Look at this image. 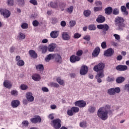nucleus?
<instances>
[{"mask_svg":"<svg viewBox=\"0 0 129 129\" xmlns=\"http://www.w3.org/2000/svg\"><path fill=\"white\" fill-rule=\"evenodd\" d=\"M41 89L44 92H49V89L47 87H42Z\"/></svg>","mask_w":129,"mask_h":129,"instance_id":"obj_61","label":"nucleus"},{"mask_svg":"<svg viewBox=\"0 0 129 129\" xmlns=\"http://www.w3.org/2000/svg\"><path fill=\"white\" fill-rule=\"evenodd\" d=\"M49 6L51 8H52V9H57L58 8V4L57 2H51Z\"/></svg>","mask_w":129,"mask_h":129,"instance_id":"obj_33","label":"nucleus"},{"mask_svg":"<svg viewBox=\"0 0 129 129\" xmlns=\"http://www.w3.org/2000/svg\"><path fill=\"white\" fill-rule=\"evenodd\" d=\"M50 85L51 87H55L56 88H58V87H59V84L57 83L51 82L50 83Z\"/></svg>","mask_w":129,"mask_h":129,"instance_id":"obj_42","label":"nucleus"},{"mask_svg":"<svg viewBox=\"0 0 129 129\" xmlns=\"http://www.w3.org/2000/svg\"><path fill=\"white\" fill-rule=\"evenodd\" d=\"M14 0H7V4L8 5V6L13 7V6H14Z\"/></svg>","mask_w":129,"mask_h":129,"instance_id":"obj_40","label":"nucleus"},{"mask_svg":"<svg viewBox=\"0 0 129 129\" xmlns=\"http://www.w3.org/2000/svg\"><path fill=\"white\" fill-rule=\"evenodd\" d=\"M67 114L68 115H69V116H72L74 113H73V111H72V109H69L67 111Z\"/></svg>","mask_w":129,"mask_h":129,"instance_id":"obj_49","label":"nucleus"},{"mask_svg":"<svg viewBox=\"0 0 129 129\" xmlns=\"http://www.w3.org/2000/svg\"><path fill=\"white\" fill-rule=\"evenodd\" d=\"M29 3L33 5V6H37V5H38V2H37V0H30L29 1Z\"/></svg>","mask_w":129,"mask_h":129,"instance_id":"obj_53","label":"nucleus"},{"mask_svg":"<svg viewBox=\"0 0 129 129\" xmlns=\"http://www.w3.org/2000/svg\"><path fill=\"white\" fill-rule=\"evenodd\" d=\"M29 55L32 58H33V59H37V58H38V54H37V53H36V51H35V50H29Z\"/></svg>","mask_w":129,"mask_h":129,"instance_id":"obj_22","label":"nucleus"},{"mask_svg":"<svg viewBox=\"0 0 129 129\" xmlns=\"http://www.w3.org/2000/svg\"><path fill=\"white\" fill-rule=\"evenodd\" d=\"M74 9V7H73V6H71L69 8L66 9V11L69 14H71L72 13H73Z\"/></svg>","mask_w":129,"mask_h":129,"instance_id":"obj_34","label":"nucleus"},{"mask_svg":"<svg viewBox=\"0 0 129 129\" xmlns=\"http://www.w3.org/2000/svg\"><path fill=\"white\" fill-rule=\"evenodd\" d=\"M66 7V4H65L64 3H60L59 8H60V9H61L62 11H64V9Z\"/></svg>","mask_w":129,"mask_h":129,"instance_id":"obj_41","label":"nucleus"},{"mask_svg":"<svg viewBox=\"0 0 129 129\" xmlns=\"http://www.w3.org/2000/svg\"><path fill=\"white\" fill-rule=\"evenodd\" d=\"M30 121L32 123H40L42 121V119L41 117L39 115L35 116L33 118L30 119Z\"/></svg>","mask_w":129,"mask_h":129,"instance_id":"obj_9","label":"nucleus"},{"mask_svg":"<svg viewBox=\"0 0 129 129\" xmlns=\"http://www.w3.org/2000/svg\"><path fill=\"white\" fill-rule=\"evenodd\" d=\"M124 23V19L122 17H118L115 19V25L119 31H122L123 28H125V24Z\"/></svg>","mask_w":129,"mask_h":129,"instance_id":"obj_3","label":"nucleus"},{"mask_svg":"<svg viewBox=\"0 0 129 129\" xmlns=\"http://www.w3.org/2000/svg\"><path fill=\"white\" fill-rule=\"evenodd\" d=\"M114 51L112 48H108L107 50L105 51L104 52V55L106 57H111L112 54H114Z\"/></svg>","mask_w":129,"mask_h":129,"instance_id":"obj_11","label":"nucleus"},{"mask_svg":"<svg viewBox=\"0 0 129 129\" xmlns=\"http://www.w3.org/2000/svg\"><path fill=\"white\" fill-rule=\"evenodd\" d=\"M88 72V67L86 66H83L80 71V74L81 75H86Z\"/></svg>","mask_w":129,"mask_h":129,"instance_id":"obj_14","label":"nucleus"},{"mask_svg":"<svg viewBox=\"0 0 129 129\" xmlns=\"http://www.w3.org/2000/svg\"><path fill=\"white\" fill-rule=\"evenodd\" d=\"M56 81L57 83H59V84H60V85H63V84H64V81L62 80H61L60 78H57L56 79Z\"/></svg>","mask_w":129,"mask_h":129,"instance_id":"obj_45","label":"nucleus"},{"mask_svg":"<svg viewBox=\"0 0 129 129\" xmlns=\"http://www.w3.org/2000/svg\"><path fill=\"white\" fill-rule=\"evenodd\" d=\"M116 59L117 60V61H120L122 59V56L118 55L116 57Z\"/></svg>","mask_w":129,"mask_h":129,"instance_id":"obj_64","label":"nucleus"},{"mask_svg":"<svg viewBox=\"0 0 129 129\" xmlns=\"http://www.w3.org/2000/svg\"><path fill=\"white\" fill-rule=\"evenodd\" d=\"M101 46L102 49H105V48H106V42L105 41L101 43Z\"/></svg>","mask_w":129,"mask_h":129,"instance_id":"obj_56","label":"nucleus"},{"mask_svg":"<svg viewBox=\"0 0 129 129\" xmlns=\"http://www.w3.org/2000/svg\"><path fill=\"white\" fill-rule=\"evenodd\" d=\"M39 49L41 50L42 54H45L48 51V47L47 46L40 45L39 46Z\"/></svg>","mask_w":129,"mask_h":129,"instance_id":"obj_25","label":"nucleus"},{"mask_svg":"<svg viewBox=\"0 0 129 129\" xmlns=\"http://www.w3.org/2000/svg\"><path fill=\"white\" fill-rule=\"evenodd\" d=\"M99 53H100V48L97 47L95 48L92 52V56H93V57H97V56L99 55Z\"/></svg>","mask_w":129,"mask_h":129,"instance_id":"obj_21","label":"nucleus"},{"mask_svg":"<svg viewBox=\"0 0 129 129\" xmlns=\"http://www.w3.org/2000/svg\"><path fill=\"white\" fill-rule=\"evenodd\" d=\"M57 23H58V19L53 18L52 20V24L55 25V24H57Z\"/></svg>","mask_w":129,"mask_h":129,"instance_id":"obj_58","label":"nucleus"},{"mask_svg":"<svg viewBox=\"0 0 129 129\" xmlns=\"http://www.w3.org/2000/svg\"><path fill=\"white\" fill-rule=\"evenodd\" d=\"M121 11L122 13H123V15L124 16H127L128 15V12L126 11V7L124 6H122L121 7Z\"/></svg>","mask_w":129,"mask_h":129,"instance_id":"obj_28","label":"nucleus"},{"mask_svg":"<svg viewBox=\"0 0 129 129\" xmlns=\"http://www.w3.org/2000/svg\"><path fill=\"white\" fill-rule=\"evenodd\" d=\"M89 31H95L96 30V27L93 24L89 25L88 26Z\"/></svg>","mask_w":129,"mask_h":129,"instance_id":"obj_36","label":"nucleus"},{"mask_svg":"<svg viewBox=\"0 0 129 129\" xmlns=\"http://www.w3.org/2000/svg\"><path fill=\"white\" fill-rule=\"evenodd\" d=\"M26 97V99L29 102H33V101L35 99V98H34V96H33V94L31 92L27 93Z\"/></svg>","mask_w":129,"mask_h":129,"instance_id":"obj_15","label":"nucleus"},{"mask_svg":"<svg viewBox=\"0 0 129 129\" xmlns=\"http://www.w3.org/2000/svg\"><path fill=\"white\" fill-rule=\"evenodd\" d=\"M71 109L74 113H77V112H79V108L77 107H72Z\"/></svg>","mask_w":129,"mask_h":129,"instance_id":"obj_39","label":"nucleus"},{"mask_svg":"<svg viewBox=\"0 0 129 129\" xmlns=\"http://www.w3.org/2000/svg\"><path fill=\"white\" fill-rule=\"evenodd\" d=\"M105 68V64L103 62H100L98 64L95 66L93 68V70L95 72H99L96 75V79L98 83H101L102 80L101 78L104 77L103 73V69Z\"/></svg>","mask_w":129,"mask_h":129,"instance_id":"obj_2","label":"nucleus"},{"mask_svg":"<svg viewBox=\"0 0 129 129\" xmlns=\"http://www.w3.org/2000/svg\"><path fill=\"white\" fill-rule=\"evenodd\" d=\"M19 6L24 7L25 6V0H17Z\"/></svg>","mask_w":129,"mask_h":129,"instance_id":"obj_44","label":"nucleus"},{"mask_svg":"<svg viewBox=\"0 0 129 129\" xmlns=\"http://www.w3.org/2000/svg\"><path fill=\"white\" fill-rule=\"evenodd\" d=\"M124 80H125V79L124 77H119L116 78V82H117V83H122V82H123Z\"/></svg>","mask_w":129,"mask_h":129,"instance_id":"obj_31","label":"nucleus"},{"mask_svg":"<svg viewBox=\"0 0 129 129\" xmlns=\"http://www.w3.org/2000/svg\"><path fill=\"white\" fill-rule=\"evenodd\" d=\"M102 10V7H94V12H98L99 11H101Z\"/></svg>","mask_w":129,"mask_h":129,"instance_id":"obj_52","label":"nucleus"},{"mask_svg":"<svg viewBox=\"0 0 129 129\" xmlns=\"http://www.w3.org/2000/svg\"><path fill=\"white\" fill-rule=\"evenodd\" d=\"M96 22L99 24H102V23L105 22V17L102 15H99L96 19Z\"/></svg>","mask_w":129,"mask_h":129,"instance_id":"obj_18","label":"nucleus"},{"mask_svg":"<svg viewBox=\"0 0 129 129\" xmlns=\"http://www.w3.org/2000/svg\"><path fill=\"white\" fill-rule=\"evenodd\" d=\"M11 95H13L14 96H17L19 94V92L17 90H13L11 91Z\"/></svg>","mask_w":129,"mask_h":129,"instance_id":"obj_46","label":"nucleus"},{"mask_svg":"<svg viewBox=\"0 0 129 129\" xmlns=\"http://www.w3.org/2000/svg\"><path fill=\"white\" fill-rule=\"evenodd\" d=\"M113 36L116 40H120V36L118 34H114Z\"/></svg>","mask_w":129,"mask_h":129,"instance_id":"obj_59","label":"nucleus"},{"mask_svg":"<svg viewBox=\"0 0 129 129\" xmlns=\"http://www.w3.org/2000/svg\"><path fill=\"white\" fill-rule=\"evenodd\" d=\"M116 69L117 71H126V70H127V66L119 64L116 67Z\"/></svg>","mask_w":129,"mask_h":129,"instance_id":"obj_17","label":"nucleus"},{"mask_svg":"<svg viewBox=\"0 0 129 129\" xmlns=\"http://www.w3.org/2000/svg\"><path fill=\"white\" fill-rule=\"evenodd\" d=\"M109 105H106L104 107H100L97 111V116L102 120H106L108 118V113L111 114L112 111L110 110Z\"/></svg>","mask_w":129,"mask_h":129,"instance_id":"obj_1","label":"nucleus"},{"mask_svg":"<svg viewBox=\"0 0 129 129\" xmlns=\"http://www.w3.org/2000/svg\"><path fill=\"white\" fill-rule=\"evenodd\" d=\"M16 64L18 66H24L25 65V61L24 60L21 59V56L18 55L16 57Z\"/></svg>","mask_w":129,"mask_h":129,"instance_id":"obj_12","label":"nucleus"},{"mask_svg":"<svg viewBox=\"0 0 129 129\" xmlns=\"http://www.w3.org/2000/svg\"><path fill=\"white\" fill-rule=\"evenodd\" d=\"M80 59H81L80 57L77 56L75 55H72L70 58V62H71V63H76V62H78L80 61Z\"/></svg>","mask_w":129,"mask_h":129,"instance_id":"obj_13","label":"nucleus"},{"mask_svg":"<svg viewBox=\"0 0 129 129\" xmlns=\"http://www.w3.org/2000/svg\"><path fill=\"white\" fill-rule=\"evenodd\" d=\"M26 39V35L25 34L20 32L18 36V40H24Z\"/></svg>","mask_w":129,"mask_h":129,"instance_id":"obj_30","label":"nucleus"},{"mask_svg":"<svg viewBox=\"0 0 129 129\" xmlns=\"http://www.w3.org/2000/svg\"><path fill=\"white\" fill-rule=\"evenodd\" d=\"M106 15H111L112 14V8L108 7L104 10Z\"/></svg>","mask_w":129,"mask_h":129,"instance_id":"obj_24","label":"nucleus"},{"mask_svg":"<svg viewBox=\"0 0 129 129\" xmlns=\"http://www.w3.org/2000/svg\"><path fill=\"white\" fill-rule=\"evenodd\" d=\"M112 13L113 15L116 16L119 14V10L117 8H115L113 10L112 9Z\"/></svg>","mask_w":129,"mask_h":129,"instance_id":"obj_38","label":"nucleus"},{"mask_svg":"<svg viewBox=\"0 0 129 129\" xmlns=\"http://www.w3.org/2000/svg\"><path fill=\"white\" fill-rule=\"evenodd\" d=\"M54 59H55V62L58 64H61L62 63V57L59 54H54Z\"/></svg>","mask_w":129,"mask_h":129,"instance_id":"obj_16","label":"nucleus"},{"mask_svg":"<svg viewBox=\"0 0 129 129\" xmlns=\"http://www.w3.org/2000/svg\"><path fill=\"white\" fill-rule=\"evenodd\" d=\"M58 36H59V34L57 31H53L50 33V37L53 39H56V38H57Z\"/></svg>","mask_w":129,"mask_h":129,"instance_id":"obj_27","label":"nucleus"},{"mask_svg":"<svg viewBox=\"0 0 129 129\" xmlns=\"http://www.w3.org/2000/svg\"><path fill=\"white\" fill-rule=\"evenodd\" d=\"M83 54V51L82 50H79L76 52V56L78 57H80L82 56V54Z\"/></svg>","mask_w":129,"mask_h":129,"instance_id":"obj_47","label":"nucleus"},{"mask_svg":"<svg viewBox=\"0 0 129 129\" xmlns=\"http://www.w3.org/2000/svg\"><path fill=\"white\" fill-rule=\"evenodd\" d=\"M107 92L109 95H115L116 93L120 92V89L119 87L109 89Z\"/></svg>","mask_w":129,"mask_h":129,"instance_id":"obj_5","label":"nucleus"},{"mask_svg":"<svg viewBox=\"0 0 129 129\" xmlns=\"http://www.w3.org/2000/svg\"><path fill=\"white\" fill-rule=\"evenodd\" d=\"M80 37H81V34H80L78 33H75L74 35V38L75 39H79V38H80Z\"/></svg>","mask_w":129,"mask_h":129,"instance_id":"obj_54","label":"nucleus"},{"mask_svg":"<svg viewBox=\"0 0 129 129\" xmlns=\"http://www.w3.org/2000/svg\"><path fill=\"white\" fill-rule=\"evenodd\" d=\"M36 69L39 71H43L44 70V66L43 64H38L36 66Z\"/></svg>","mask_w":129,"mask_h":129,"instance_id":"obj_35","label":"nucleus"},{"mask_svg":"<svg viewBox=\"0 0 129 129\" xmlns=\"http://www.w3.org/2000/svg\"><path fill=\"white\" fill-rule=\"evenodd\" d=\"M83 39L85 40V41H90V35H86L83 37Z\"/></svg>","mask_w":129,"mask_h":129,"instance_id":"obj_55","label":"nucleus"},{"mask_svg":"<svg viewBox=\"0 0 129 129\" xmlns=\"http://www.w3.org/2000/svg\"><path fill=\"white\" fill-rule=\"evenodd\" d=\"M98 29L99 30H102L103 32H107L109 30V26L107 24H100L97 26Z\"/></svg>","mask_w":129,"mask_h":129,"instance_id":"obj_8","label":"nucleus"},{"mask_svg":"<svg viewBox=\"0 0 129 129\" xmlns=\"http://www.w3.org/2000/svg\"><path fill=\"white\" fill-rule=\"evenodd\" d=\"M107 81L108 82H112V81H114V78H110V77H107Z\"/></svg>","mask_w":129,"mask_h":129,"instance_id":"obj_60","label":"nucleus"},{"mask_svg":"<svg viewBox=\"0 0 129 129\" xmlns=\"http://www.w3.org/2000/svg\"><path fill=\"white\" fill-rule=\"evenodd\" d=\"M96 109V108H95V107L93 106H89V108H88V111L90 113H93L94 112H95Z\"/></svg>","mask_w":129,"mask_h":129,"instance_id":"obj_32","label":"nucleus"},{"mask_svg":"<svg viewBox=\"0 0 129 129\" xmlns=\"http://www.w3.org/2000/svg\"><path fill=\"white\" fill-rule=\"evenodd\" d=\"M22 124L24 126L27 127V126H29V121L28 120H24L22 122Z\"/></svg>","mask_w":129,"mask_h":129,"instance_id":"obj_51","label":"nucleus"},{"mask_svg":"<svg viewBox=\"0 0 129 129\" xmlns=\"http://www.w3.org/2000/svg\"><path fill=\"white\" fill-rule=\"evenodd\" d=\"M51 125L55 129L60 128L62 126V124H61V120L59 118H56L51 120Z\"/></svg>","mask_w":129,"mask_h":129,"instance_id":"obj_4","label":"nucleus"},{"mask_svg":"<svg viewBox=\"0 0 129 129\" xmlns=\"http://www.w3.org/2000/svg\"><path fill=\"white\" fill-rule=\"evenodd\" d=\"M28 87L25 84H22L20 86V89H21V90H27V89H28Z\"/></svg>","mask_w":129,"mask_h":129,"instance_id":"obj_43","label":"nucleus"},{"mask_svg":"<svg viewBox=\"0 0 129 129\" xmlns=\"http://www.w3.org/2000/svg\"><path fill=\"white\" fill-rule=\"evenodd\" d=\"M56 47L57 44L55 43H50L47 47L48 52H54V50Z\"/></svg>","mask_w":129,"mask_h":129,"instance_id":"obj_19","label":"nucleus"},{"mask_svg":"<svg viewBox=\"0 0 129 129\" xmlns=\"http://www.w3.org/2000/svg\"><path fill=\"white\" fill-rule=\"evenodd\" d=\"M4 85L6 88L10 89L12 88V83H11L8 80L4 81Z\"/></svg>","mask_w":129,"mask_h":129,"instance_id":"obj_29","label":"nucleus"},{"mask_svg":"<svg viewBox=\"0 0 129 129\" xmlns=\"http://www.w3.org/2000/svg\"><path fill=\"white\" fill-rule=\"evenodd\" d=\"M75 105L80 108L85 107L86 106V102L84 100H80L75 102Z\"/></svg>","mask_w":129,"mask_h":129,"instance_id":"obj_7","label":"nucleus"},{"mask_svg":"<svg viewBox=\"0 0 129 129\" xmlns=\"http://www.w3.org/2000/svg\"><path fill=\"white\" fill-rule=\"evenodd\" d=\"M32 79L34 81H40L41 80V76L38 74H35L32 76Z\"/></svg>","mask_w":129,"mask_h":129,"instance_id":"obj_23","label":"nucleus"},{"mask_svg":"<svg viewBox=\"0 0 129 129\" xmlns=\"http://www.w3.org/2000/svg\"><path fill=\"white\" fill-rule=\"evenodd\" d=\"M21 28L22 29H28L29 28V25L26 23H22L21 25Z\"/></svg>","mask_w":129,"mask_h":129,"instance_id":"obj_48","label":"nucleus"},{"mask_svg":"<svg viewBox=\"0 0 129 129\" xmlns=\"http://www.w3.org/2000/svg\"><path fill=\"white\" fill-rule=\"evenodd\" d=\"M61 38L64 41H69L71 39V35L68 32H63L61 34Z\"/></svg>","mask_w":129,"mask_h":129,"instance_id":"obj_10","label":"nucleus"},{"mask_svg":"<svg viewBox=\"0 0 129 129\" xmlns=\"http://www.w3.org/2000/svg\"><path fill=\"white\" fill-rule=\"evenodd\" d=\"M33 27H38L39 26V21L37 20H34L32 22Z\"/></svg>","mask_w":129,"mask_h":129,"instance_id":"obj_50","label":"nucleus"},{"mask_svg":"<svg viewBox=\"0 0 129 129\" xmlns=\"http://www.w3.org/2000/svg\"><path fill=\"white\" fill-rule=\"evenodd\" d=\"M20 102L19 100H14L11 102V105L13 108H16L20 105Z\"/></svg>","mask_w":129,"mask_h":129,"instance_id":"obj_20","label":"nucleus"},{"mask_svg":"<svg viewBox=\"0 0 129 129\" xmlns=\"http://www.w3.org/2000/svg\"><path fill=\"white\" fill-rule=\"evenodd\" d=\"M70 25L71 27H74L75 25H76V21H72L70 22Z\"/></svg>","mask_w":129,"mask_h":129,"instance_id":"obj_57","label":"nucleus"},{"mask_svg":"<svg viewBox=\"0 0 129 129\" xmlns=\"http://www.w3.org/2000/svg\"><path fill=\"white\" fill-rule=\"evenodd\" d=\"M95 5L96 6H102V3L100 1H97L95 2Z\"/></svg>","mask_w":129,"mask_h":129,"instance_id":"obj_63","label":"nucleus"},{"mask_svg":"<svg viewBox=\"0 0 129 129\" xmlns=\"http://www.w3.org/2000/svg\"><path fill=\"white\" fill-rule=\"evenodd\" d=\"M60 26H61V27H66V22H65V21H62L60 22Z\"/></svg>","mask_w":129,"mask_h":129,"instance_id":"obj_62","label":"nucleus"},{"mask_svg":"<svg viewBox=\"0 0 129 129\" xmlns=\"http://www.w3.org/2000/svg\"><path fill=\"white\" fill-rule=\"evenodd\" d=\"M90 15H91V11L90 10H88L84 11V16H85V17H89Z\"/></svg>","mask_w":129,"mask_h":129,"instance_id":"obj_37","label":"nucleus"},{"mask_svg":"<svg viewBox=\"0 0 129 129\" xmlns=\"http://www.w3.org/2000/svg\"><path fill=\"white\" fill-rule=\"evenodd\" d=\"M0 13L4 18H7L11 16V12L6 9L0 8Z\"/></svg>","mask_w":129,"mask_h":129,"instance_id":"obj_6","label":"nucleus"},{"mask_svg":"<svg viewBox=\"0 0 129 129\" xmlns=\"http://www.w3.org/2000/svg\"><path fill=\"white\" fill-rule=\"evenodd\" d=\"M54 54H49L46 56V57L45 58L46 62H49L50 60H53L54 59Z\"/></svg>","mask_w":129,"mask_h":129,"instance_id":"obj_26","label":"nucleus"}]
</instances>
